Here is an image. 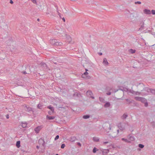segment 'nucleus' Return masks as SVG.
<instances>
[{
	"label": "nucleus",
	"mask_w": 155,
	"mask_h": 155,
	"mask_svg": "<svg viewBox=\"0 0 155 155\" xmlns=\"http://www.w3.org/2000/svg\"><path fill=\"white\" fill-rule=\"evenodd\" d=\"M90 117V116L89 115H84L83 116V118L84 119H87L88 118H89Z\"/></svg>",
	"instance_id": "obj_25"
},
{
	"label": "nucleus",
	"mask_w": 155,
	"mask_h": 155,
	"mask_svg": "<svg viewBox=\"0 0 155 155\" xmlns=\"http://www.w3.org/2000/svg\"><path fill=\"white\" fill-rule=\"evenodd\" d=\"M128 116V115L127 114H124L121 117V118L123 119H125Z\"/></svg>",
	"instance_id": "obj_21"
},
{
	"label": "nucleus",
	"mask_w": 155,
	"mask_h": 155,
	"mask_svg": "<svg viewBox=\"0 0 155 155\" xmlns=\"http://www.w3.org/2000/svg\"><path fill=\"white\" fill-rule=\"evenodd\" d=\"M88 74V73L87 72H85L84 73V74L82 75V77L83 78H84V76H83L84 75H87Z\"/></svg>",
	"instance_id": "obj_36"
},
{
	"label": "nucleus",
	"mask_w": 155,
	"mask_h": 155,
	"mask_svg": "<svg viewBox=\"0 0 155 155\" xmlns=\"http://www.w3.org/2000/svg\"><path fill=\"white\" fill-rule=\"evenodd\" d=\"M103 153L104 154V153H105V151H103Z\"/></svg>",
	"instance_id": "obj_63"
},
{
	"label": "nucleus",
	"mask_w": 155,
	"mask_h": 155,
	"mask_svg": "<svg viewBox=\"0 0 155 155\" xmlns=\"http://www.w3.org/2000/svg\"><path fill=\"white\" fill-rule=\"evenodd\" d=\"M135 99L136 100L140 101L143 103H144L145 102H146L147 101V100L143 97H136Z\"/></svg>",
	"instance_id": "obj_5"
},
{
	"label": "nucleus",
	"mask_w": 155,
	"mask_h": 155,
	"mask_svg": "<svg viewBox=\"0 0 155 155\" xmlns=\"http://www.w3.org/2000/svg\"><path fill=\"white\" fill-rule=\"evenodd\" d=\"M98 54L100 55H102V53H101V52H98Z\"/></svg>",
	"instance_id": "obj_50"
},
{
	"label": "nucleus",
	"mask_w": 155,
	"mask_h": 155,
	"mask_svg": "<svg viewBox=\"0 0 155 155\" xmlns=\"http://www.w3.org/2000/svg\"><path fill=\"white\" fill-rule=\"evenodd\" d=\"M120 90H121L122 91H123V89H122L120 88Z\"/></svg>",
	"instance_id": "obj_61"
},
{
	"label": "nucleus",
	"mask_w": 155,
	"mask_h": 155,
	"mask_svg": "<svg viewBox=\"0 0 155 155\" xmlns=\"http://www.w3.org/2000/svg\"><path fill=\"white\" fill-rule=\"evenodd\" d=\"M151 88H149L147 87H143L142 90H141V91H146L147 92H149L150 91V89Z\"/></svg>",
	"instance_id": "obj_12"
},
{
	"label": "nucleus",
	"mask_w": 155,
	"mask_h": 155,
	"mask_svg": "<svg viewBox=\"0 0 155 155\" xmlns=\"http://www.w3.org/2000/svg\"><path fill=\"white\" fill-rule=\"evenodd\" d=\"M20 142L19 141H17L16 143V146L18 148H19L20 147Z\"/></svg>",
	"instance_id": "obj_24"
},
{
	"label": "nucleus",
	"mask_w": 155,
	"mask_h": 155,
	"mask_svg": "<svg viewBox=\"0 0 155 155\" xmlns=\"http://www.w3.org/2000/svg\"><path fill=\"white\" fill-rule=\"evenodd\" d=\"M55 118V117L54 116H51L48 115L46 116V118L49 120L54 119Z\"/></svg>",
	"instance_id": "obj_15"
},
{
	"label": "nucleus",
	"mask_w": 155,
	"mask_h": 155,
	"mask_svg": "<svg viewBox=\"0 0 155 155\" xmlns=\"http://www.w3.org/2000/svg\"><path fill=\"white\" fill-rule=\"evenodd\" d=\"M127 138L128 139V140L130 141H133L135 140V138L131 134H129L128 136H127Z\"/></svg>",
	"instance_id": "obj_8"
},
{
	"label": "nucleus",
	"mask_w": 155,
	"mask_h": 155,
	"mask_svg": "<svg viewBox=\"0 0 155 155\" xmlns=\"http://www.w3.org/2000/svg\"><path fill=\"white\" fill-rule=\"evenodd\" d=\"M22 125L21 126L23 128H25L26 127L27 125V124L26 122H22L21 123Z\"/></svg>",
	"instance_id": "obj_23"
},
{
	"label": "nucleus",
	"mask_w": 155,
	"mask_h": 155,
	"mask_svg": "<svg viewBox=\"0 0 155 155\" xmlns=\"http://www.w3.org/2000/svg\"><path fill=\"white\" fill-rule=\"evenodd\" d=\"M52 113V112H51V111H49L48 112V113L49 115H51Z\"/></svg>",
	"instance_id": "obj_43"
},
{
	"label": "nucleus",
	"mask_w": 155,
	"mask_h": 155,
	"mask_svg": "<svg viewBox=\"0 0 155 155\" xmlns=\"http://www.w3.org/2000/svg\"><path fill=\"white\" fill-rule=\"evenodd\" d=\"M109 136H110V138H112L115 137L116 136V135H111V134H109Z\"/></svg>",
	"instance_id": "obj_34"
},
{
	"label": "nucleus",
	"mask_w": 155,
	"mask_h": 155,
	"mask_svg": "<svg viewBox=\"0 0 155 155\" xmlns=\"http://www.w3.org/2000/svg\"><path fill=\"white\" fill-rule=\"evenodd\" d=\"M153 94H155V89H150V91Z\"/></svg>",
	"instance_id": "obj_29"
},
{
	"label": "nucleus",
	"mask_w": 155,
	"mask_h": 155,
	"mask_svg": "<svg viewBox=\"0 0 155 155\" xmlns=\"http://www.w3.org/2000/svg\"><path fill=\"white\" fill-rule=\"evenodd\" d=\"M10 3L11 4H13V2L12 1V0H10Z\"/></svg>",
	"instance_id": "obj_48"
},
{
	"label": "nucleus",
	"mask_w": 155,
	"mask_h": 155,
	"mask_svg": "<svg viewBox=\"0 0 155 155\" xmlns=\"http://www.w3.org/2000/svg\"><path fill=\"white\" fill-rule=\"evenodd\" d=\"M50 43L52 45L54 46H62L63 44L59 41L56 39H52L50 40Z\"/></svg>",
	"instance_id": "obj_1"
},
{
	"label": "nucleus",
	"mask_w": 155,
	"mask_h": 155,
	"mask_svg": "<svg viewBox=\"0 0 155 155\" xmlns=\"http://www.w3.org/2000/svg\"><path fill=\"white\" fill-rule=\"evenodd\" d=\"M108 143V141H106V142H104L103 143L104 144H106V143Z\"/></svg>",
	"instance_id": "obj_53"
},
{
	"label": "nucleus",
	"mask_w": 155,
	"mask_h": 155,
	"mask_svg": "<svg viewBox=\"0 0 155 155\" xmlns=\"http://www.w3.org/2000/svg\"><path fill=\"white\" fill-rule=\"evenodd\" d=\"M76 140V137L75 136H71L70 138V141L72 142H74Z\"/></svg>",
	"instance_id": "obj_10"
},
{
	"label": "nucleus",
	"mask_w": 155,
	"mask_h": 155,
	"mask_svg": "<svg viewBox=\"0 0 155 155\" xmlns=\"http://www.w3.org/2000/svg\"><path fill=\"white\" fill-rule=\"evenodd\" d=\"M85 71H86V72H87V71H88V70H87V69H85Z\"/></svg>",
	"instance_id": "obj_58"
},
{
	"label": "nucleus",
	"mask_w": 155,
	"mask_h": 155,
	"mask_svg": "<svg viewBox=\"0 0 155 155\" xmlns=\"http://www.w3.org/2000/svg\"><path fill=\"white\" fill-rule=\"evenodd\" d=\"M124 89H125L124 90L125 91H129V92L130 93H131L133 94H135L136 95H137V94H137V93H138V94H140L139 92H135L133 90H129V89L126 88H125Z\"/></svg>",
	"instance_id": "obj_6"
},
{
	"label": "nucleus",
	"mask_w": 155,
	"mask_h": 155,
	"mask_svg": "<svg viewBox=\"0 0 155 155\" xmlns=\"http://www.w3.org/2000/svg\"><path fill=\"white\" fill-rule=\"evenodd\" d=\"M77 144L78 146H79L80 147H81V145L80 142H77Z\"/></svg>",
	"instance_id": "obj_42"
},
{
	"label": "nucleus",
	"mask_w": 155,
	"mask_h": 155,
	"mask_svg": "<svg viewBox=\"0 0 155 155\" xmlns=\"http://www.w3.org/2000/svg\"><path fill=\"white\" fill-rule=\"evenodd\" d=\"M98 150L95 147H94L93 150V153H95L97 151H98Z\"/></svg>",
	"instance_id": "obj_31"
},
{
	"label": "nucleus",
	"mask_w": 155,
	"mask_h": 155,
	"mask_svg": "<svg viewBox=\"0 0 155 155\" xmlns=\"http://www.w3.org/2000/svg\"><path fill=\"white\" fill-rule=\"evenodd\" d=\"M23 106L24 108V109L25 111L28 112H30L32 111V108L30 107L29 106L27 105L26 104H24Z\"/></svg>",
	"instance_id": "obj_4"
},
{
	"label": "nucleus",
	"mask_w": 155,
	"mask_h": 155,
	"mask_svg": "<svg viewBox=\"0 0 155 155\" xmlns=\"http://www.w3.org/2000/svg\"><path fill=\"white\" fill-rule=\"evenodd\" d=\"M138 147L140 148H143L144 147V146L142 144H140L138 145Z\"/></svg>",
	"instance_id": "obj_33"
},
{
	"label": "nucleus",
	"mask_w": 155,
	"mask_h": 155,
	"mask_svg": "<svg viewBox=\"0 0 155 155\" xmlns=\"http://www.w3.org/2000/svg\"><path fill=\"white\" fill-rule=\"evenodd\" d=\"M141 24H142L140 27L138 31H140L143 30L144 29V22L142 21L141 22Z\"/></svg>",
	"instance_id": "obj_14"
},
{
	"label": "nucleus",
	"mask_w": 155,
	"mask_h": 155,
	"mask_svg": "<svg viewBox=\"0 0 155 155\" xmlns=\"http://www.w3.org/2000/svg\"><path fill=\"white\" fill-rule=\"evenodd\" d=\"M55 7H56V9L57 10V11H58L59 10H58V6H56Z\"/></svg>",
	"instance_id": "obj_52"
},
{
	"label": "nucleus",
	"mask_w": 155,
	"mask_h": 155,
	"mask_svg": "<svg viewBox=\"0 0 155 155\" xmlns=\"http://www.w3.org/2000/svg\"><path fill=\"white\" fill-rule=\"evenodd\" d=\"M119 130L118 129L117 130V134H118L119 133Z\"/></svg>",
	"instance_id": "obj_56"
},
{
	"label": "nucleus",
	"mask_w": 155,
	"mask_h": 155,
	"mask_svg": "<svg viewBox=\"0 0 155 155\" xmlns=\"http://www.w3.org/2000/svg\"><path fill=\"white\" fill-rule=\"evenodd\" d=\"M40 127L38 126L35 128V130L36 133H39V131L40 130Z\"/></svg>",
	"instance_id": "obj_18"
},
{
	"label": "nucleus",
	"mask_w": 155,
	"mask_h": 155,
	"mask_svg": "<svg viewBox=\"0 0 155 155\" xmlns=\"http://www.w3.org/2000/svg\"><path fill=\"white\" fill-rule=\"evenodd\" d=\"M121 140L122 141H124L126 143H130L131 142L129 140L127 139H125V138H122L121 139Z\"/></svg>",
	"instance_id": "obj_20"
},
{
	"label": "nucleus",
	"mask_w": 155,
	"mask_h": 155,
	"mask_svg": "<svg viewBox=\"0 0 155 155\" xmlns=\"http://www.w3.org/2000/svg\"><path fill=\"white\" fill-rule=\"evenodd\" d=\"M41 66L45 68L46 67V68H47L48 67L47 65L44 62H42L41 63Z\"/></svg>",
	"instance_id": "obj_26"
},
{
	"label": "nucleus",
	"mask_w": 155,
	"mask_h": 155,
	"mask_svg": "<svg viewBox=\"0 0 155 155\" xmlns=\"http://www.w3.org/2000/svg\"><path fill=\"white\" fill-rule=\"evenodd\" d=\"M46 14H49V13H48V12H46Z\"/></svg>",
	"instance_id": "obj_60"
},
{
	"label": "nucleus",
	"mask_w": 155,
	"mask_h": 155,
	"mask_svg": "<svg viewBox=\"0 0 155 155\" xmlns=\"http://www.w3.org/2000/svg\"><path fill=\"white\" fill-rule=\"evenodd\" d=\"M112 147H113V148L114 147L113 146H112Z\"/></svg>",
	"instance_id": "obj_64"
},
{
	"label": "nucleus",
	"mask_w": 155,
	"mask_h": 155,
	"mask_svg": "<svg viewBox=\"0 0 155 155\" xmlns=\"http://www.w3.org/2000/svg\"><path fill=\"white\" fill-rule=\"evenodd\" d=\"M57 13H58V15H61V14H60V13L59 12V11H57Z\"/></svg>",
	"instance_id": "obj_54"
},
{
	"label": "nucleus",
	"mask_w": 155,
	"mask_h": 155,
	"mask_svg": "<svg viewBox=\"0 0 155 155\" xmlns=\"http://www.w3.org/2000/svg\"><path fill=\"white\" fill-rule=\"evenodd\" d=\"M40 21V19H39V18H38V19H37V21Z\"/></svg>",
	"instance_id": "obj_59"
},
{
	"label": "nucleus",
	"mask_w": 155,
	"mask_h": 155,
	"mask_svg": "<svg viewBox=\"0 0 155 155\" xmlns=\"http://www.w3.org/2000/svg\"><path fill=\"white\" fill-rule=\"evenodd\" d=\"M36 148L38 149H39V147L38 146H36Z\"/></svg>",
	"instance_id": "obj_55"
},
{
	"label": "nucleus",
	"mask_w": 155,
	"mask_h": 155,
	"mask_svg": "<svg viewBox=\"0 0 155 155\" xmlns=\"http://www.w3.org/2000/svg\"><path fill=\"white\" fill-rule=\"evenodd\" d=\"M103 128L106 131L109 132L111 129V126L108 123H105L103 125Z\"/></svg>",
	"instance_id": "obj_2"
},
{
	"label": "nucleus",
	"mask_w": 155,
	"mask_h": 155,
	"mask_svg": "<svg viewBox=\"0 0 155 155\" xmlns=\"http://www.w3.org/2000/svg\"><path fill=\"white\" fill-rule=\"evenodd\" d=\"M144 85L143 83H139L137 86L138 89L140 90L141 91V90H142L143 87H144Z\"/></svg>",
	"instance_id": "obj_9"
},
{
	"label": "nucleus",
	"mask_w": 155,
	"mask_h": 155,
	"mask_svg": "<svg viewBox=\"0 0 155 155\" xmlns=\"http://www.w3.org/2000/svg\"><path fill=\"white\" fill-rule=\"evenodd\" d=\"M65 147V144L64 143L62 144L61 146V148L62 149H63Z\"/></svg>",
	"instance_id": "obj_37"
},
{
	"label": "nucleus",
	"mask_w": 155,
	"mask_h": 155,
	"mask_svg": "<svg viewBox=\"0 0 155 155\" xmlns=\"http://www.w3.org/2000/svg\"><path fill=\"white\" fill-rule=\"evenodd\" d=\"M42 144V145L43 146V147H45V141H44V143L43 142Z\"/></svg>",
	"instance_id": "obj_44"
},
{
	"label": "nucleus",
	"mask_w": 155,
	"mask_h": 155,
	"mask_svg": "<svg viewBox=\"0 0 155 155\" xmlns=\"http://www.w3.org/2000/svg\"><path fill=\"white\" fill-rule=\"evenodd\" d=\"M110 106V104L109 102H107L104 104V106L105 107H109Z\"/></svg>",
	"instance_id": "obj_17"
},
{
	"label": "nucleus",
	"mask_w": 155,
	"mask_h": 155,
	"mask_svg": "<svg viewBox=\"0 0 155 155\" xmlns=\"http://www.w3.org/2000/svg\"><path fill=\"white\" fill-rule=\"evenodd\" d=\"M62 20H63V21H64V22H65V19L64 18H62Z\"/></svg>",
	"instance_id": "obj_51"
},
{
	"label": "nucleus",
	"mask_w": 155,
	"mask_h": 155,
	"mask_svg": "<svg viewBox=\"0 0 155 155\" xmlns=\"http://www.w3.org/2000/svg\"><path fill=\"white\" fill-rule=\"evenodd\" d=\"M59 138V136L58 135H57L54 138V140H57Z\"/></svg>",
	"instance_id": "obj_40"
},
{
	"label": "nucleus",
	"mask_w": 155,
	"mask_h": 155,
	"mask_svg": "<svg viewBox=\"0 0 155 155\" xmlns=\"http://www.w3.org/2000/svg\"><path fill=\"white\" fill-rule=\"evenodd\" d=\"M71 1H75V0H71Z\"/></svg>",
	"instance_id": "obj_62"
},
{
	"label": "nucleus",
	"mask_w": 155,
	"mask_h": 155,
	"mask_svg": "<svg viewBox=\"0 0 155 155\" xmlns=\"http://www.w3.org/2000/svg\"><path fill=\"white\" fill-rule=\"evenodd\" d=\"M99 100L101 102L103 103H105V100L103 98L100 97H99Z\"/></svg>",
	"instance_id": "obj_28"
},
{
	"label": "nucleus",
	"mask_w": 155,
	"mask_h": 155,
	"mask_svg": "<svg viewBox=\"0 0 155 155\" xmlns=\"http://www.w3.org/2000/svg\"><path fill=\"white\" fill-rule=\"evenodd\" d=\"M31 1L33 3L37 4V3L36 0H31Z\"/></svg>",
	"instance_id": "obj_38"
},
{
	"label": "nucleus",
	"mask_w": 155,
	"mask_h": 155,
	"mask_svg": "<svg viewBox=\"0 0 155 155\" xmlns=\"http://www.w3.org/2000/svg\"><path fill=\"white\" fill-rule=\"evenodd\" d=\"M86 94L87 96H91V97L93 99H94V97L92 96L93 95V93L90 90H88L86 93Z\"/></svg>",
	"instance_id": "obj_7"
},
{
	"label": "nucleus",
	"mask_w": 155,
	"mask_h": 155,
	"mask_svg": "<svg viewBox=\"0 0 155 155\" xmlns=\"http://www.w3.org/2000/svg\"><path fill=\"white\" fill-rule=\"evenodd\" d=\"M105 151H106L105 152V153H107L109 151V150H105Z\"/></svg>",
	"instance_id": "obj_49"
},
{
	"label": "nucleus",
	"mask_w": 155,
	"mask_h": 155,
	"mask_svg": "<svg viewBox=\"0 0 155 155\" xmlns=\"http://www.w3.org/2000/svg\"><path fill=\"white\" fill-rule=\"evenodd\" d=\"M143 12L144 13L147 15H150L151 13L150 10L146 9H145L143 10Z\"/></svg>",
	"instance_id": "obj_11"
},
{
	"label": "nucleus",
	"mask_w": 155,
	"mask_h": 155,
	"mask_svg": "<svg viewBox=\"0 0 155 155\" xmlns=\"http://www.w3.org/2000/svg\"><path fill=\"white\" fill-rule=\"evenodd\" d=\"M47 108L48 109H50L51 111L52 112V113H54V107H52L51 105H50L48 106Z\"/></svg>",
	"instance_id": "obj_16"
},
{
	"label": "nucleus",
	"mask_w": 155,
	"mask_h": 155,
	"mask_svg": "<svg viewBox=\"0 0 155 155\" xmlns=\"http://www.w3.org/2000/svg\"><path fill=\"white\" fill-rule=\"evenodd\" d=\"M144 104V106L145 107H147L148 106V103L147 101H146V102H145Z\"/></svg>",
	"instance_id": "obj_41"
},
{
	"label": "nucleus",
	"mask_w": 155,
	"mask_h": 155,
	"mask_svg": "<svg viewBox=\"0 0 155 155\" xmlns=\"http://www.w3.org/2000/svg\"><path fill=\"white\" fill-rule=\"evenodd\" d=\"M111 93L110 92H109L108 93H107V94L108 95H110L111 94Z\"/></svg>",
	"instance_id": "obj_46"
},
{
	"label": "nucleus",
	"mask_w": 155,
	"mask_h": 155,
	"mask_svg": "<svg viewBox=\"0 0 155 155\" xmlns=\"http://www.w3.org/2000/svg\"><path fill=\"white\" fill-rule=\"evenodd\" d=\"M151 13L153 15H155V10H152L151 12Z\"/></svg>",
	"instance_id": "obj_39"
},
{
	"label": "nucleus",
	"mask_w": 155,
	"mask_h": 155,
	"mask_svg": "<svg viewBox=\"0 0 155 155\" xmlns=\"http://www.w3.org/2000/svg\"><path fill=\"white\" fill-rule=\"evenodd\" d=\"M44 141L43 139L41 138L39 140L38 142L39 144H41Z\"/></svg>",
	"instance_id": "obj_22"
},
{
	"label": "nucleus",
	"mask_w": 155,
	"mask_h": 155,
	"mask_svg": "<svg viewBox=\"0 0 155 155\" xmlns=\"http://www.w3.org/2000/svg\"><path fill=\"white\" fill-rule=\"evenodd\" d=\"M126 101L127 102V103L129 104L132 103V101L128 99H126Z\"/></svg>",
	"instance_id": "obj_32"
},
{
	"label": "nucleus",
	"mask_w": 155,
	"mask_h": 155,
	"mask_svg": "<svg viewBox=\"0 0 155 155\" xmlns=\"http://www.w3.org/2000/svg\"><path fill=\"white\" fill-rule=\"evenodd\" d=\"M22 73L23 74H27V73H26V71H23L22 72Z\"/></svg>",
	"instance_id": "obj_47"
},
{
	"label": "nucleus",
	"mask_w": 155,
	"mask_h": 155,
	"mask_svg": "<svg viewBox=\"0 0 155 155\" xmlns=\"http://www.w3.org/2000/svg\"><path fill=\"white\" fill-rule=\"evenodd\" d=\"M43 105L39 103L37 105V108L41 109L42 108Z\"/></svg>",
	"instance_id": "obj_27"
},
{
	"label": "nucleus",
	"mask_w": 155,
	"mask_h": 155,
	"mask_svg": "<svg viewBox=\"0 0 155 155\" xmlns=\"http://www.w3.org/2000/svg\"><path fill=\"white\" fill-rule=\"evenodd\" d=\"M6 118L8 119L9 118V115L8 114H6Z\"/></svg>",
	"instance_id": "obj_45"
},
{
	"label": "nucleus",
	"mask_w": 155,
	"mask_h": 155,
	"mask_svg": "<svg viewBox=\"0 0 155 155\" xmlns=\"http://www.w3.org/2000/svg\"><path fill=\"white\" fill-rule=\"evenodd\" d=\"M129 51L132 54L134 53L135 52L136 50H133V49H130L129 50Z\"/></svg>",
	"instance_id": "obj_30"
},
{
	"label": "nucleus",
	"mask_w": 155,
	"mask_h": 155,
	"mask_svg": "<svg viewBox=\"0 0 155 155\" xmlns=\"http://www.w3.org/2000/svg\"><path fill=\"white\" fill-rule=\"evenodd\" d=\"M93 140L95 142H97L99 141V139L98 137H94L93 138Z\"/></svg>",
	"instance_id": "obj_19"
},
{
	"label": "nucleus",
	"mask_w": 155,
	"mask_h": 155,
	"mask_svg": "<svg viewBox=\"0 0 155 155\" xmlns=\"http://www.w3.org/2000/svg\"><path fill=\"white\" fill-rule=\"evenodd\" d=\"M125 125L126 124L125 123H120L118 124L117 125V126L119 128L120 130L122 131L125 129Z\"/></svg>",
	"instance_id": "obj_3"
},
{
	"label": "nucleus",
	"mask_w": 155,
	"mask_h": 155,
	"mask_svg": "<svg viewBox=\"0 0 155 155\" xmlns=\"http://www.w3.org/2000/svg\"><path fill=\"white\" fill-rule=\"evenodd\" d=\"M58 15L59 16L60 18H62L61 16V14L59 15Z\"/></svg>",
	"instance_id": "obj_57"
},
{
	"label": "nucleus",
	"mask_w": 155,
	"mask_h": 155,
	"mask_svg": "<svg viewBox=\"0 0 155 155\" xmlns=\"http://www.w3.org/2000/svg\"><path fill=\"white\" fill-rule=\"evenodd\" d=\"M134 3L136 5L140 4H141V2L140 1H137V2H135Z\"/></svg>",
	"instance_id": "obj_35"
},
{
	"label": "nucleus",
	"mask_w": 155,
	"mask_h": 155,
	"mask_svg": "<svg viewBox=\"0 0 155 155\" xmlns=\"http://www.w3.org/2000/svg\"><path fill=\"white\" fill-rule=\"evenodd\" d=\"M103 63L105 65H108L109 63L107 62L106 58H104L103 59Z\"/></svg>",
	"instance_id": "obj_13"
}]
</instances>
